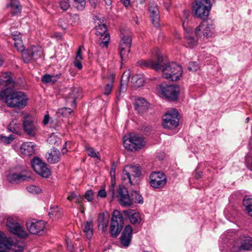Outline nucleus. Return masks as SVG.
Returning <instances> with one entry per match:
<instances>
[{"label": "nucleus", "mask_w": 252, "mask_h": 252, "mask_svg": "<svg viewBox=\"0 0 252 252\" xmlns=\"http://www.w3.org/2000/svg\"><path fill=\"white\" fill-rule=\"evenodd\" d=\"M10 74V72H5L3 74V79H0V84H3L6 87L0 92V99L3 100L9 107L23 109L27 105L28 98L22 92L10 91V89L14 85Z\"/></svg>", "instance_id": "f257e3e1"}, {"label": "nucleus", "mask_w": 252, "mask_h": 252, "mask_svg": "<svg viewBox=\"0 0 252 252\" xmlns=\"http://www.w3.org/2000/svg\"><path fill=\"white\" fill-rule=\"evenodd\" d=\"M11 36L14 41V46L17 50L22 51V58L25 63H28L32 61L35 60L42 55L43 50L39 46H32L27 49L23 50V41L19 32H13L11 33Z\"/></svg>", "instance_id": "f03ea898"}, {"label": "nucleus", "mask_w": 252, "mask_h": 252, "mask_svg": "<svg viewBox=\"0 0 252 252\" xmlns=\"http://www.w3.org/2000/svg\"><path fill=\"white\" fill-rule=\"evenodd\" d=\"M163 72V77L171 81H177L181 77L183 70L182 67L175 63L172 62L161 63V68Z\"/></svg>", "instance_id": "7ed1b4c3"}, {"label": "nucleus", "mask_w": 252, "mask_h": 252, "mask_svg": "<svg viewBox=\"0 0 252 252\" xmlns=\"http://www.w3.org/2000/svg\"><path fill=\"white\" fill-rule=\"evenodd\" d=\"M123 140V145L125 149L131 151L141 150L145 145L143 138L137 134L125 135Z\"/></svg>", "instance_id": "20e7f679"}, {"label": "nucleus", "mask_w": 252, "mask_h": 252, "mask_svg": "<svg viewBox=\"0 0 252 252\" xmlns=\"http://www.w3.org/2000/svg\"><path fill=\"white\" fill-rule=\"evenodd\" d=\"M215 31V25L212 21H203L195 30L198 38L205 40L212 36Z\"/></svg>", "instance_id": "39448f33"}, {"label": "nucleus", "mask_w": 252, "mask_h": 252, "mask_svg": "<svg viewBox=\"0 0 252 252\" xmlns=\"http://www.w3.org/2000/svg\"><path fill=\"white\" fill-rule=\"evenodd\" d=\"M124 224V219L122 214L119 210H114L110 226L111 236L116 237L122 230Z\"/></svg>", "instance_id": "423d86ee"}, {"label": "nucleus", "mask_w": 252, "mask_h": 252, "mask_svg": "<svg viewBox=\"0 0 252 252\" xmlns=\"http://www.w3.org/2000/svg\"><path fill=\"white\" fill-rule=\"evenodd\" d=\"M212 7V3H208L206 0H195L193 3V11L196 17L205 19L209 15Z\"/></svg>", "instance_id": "0eeeda50"}, {"label": "nucleus", "mask_w": 252, "mask_h": 252, "mask_svg": "<svg viewBox=\"0 0 252 252\" xmlns=\"http://www.w3.org/2000/svg\"><path fill=\"white\" fill-rule=\"evenodd\" d=\"M179 123V113L175 109L167 111L163 118L162 126L164 128L174 129Z\"/></svg>", "instance_id": "6e6552de"}, {"label": "nucleus", "mask_w": 252, "mask_h": 252, "mask_svg": "<svg viewBox=\"0 0 252 252\" xmlns=\"http://www.w3.org/2000/svg\"><path fill=\"white\" fill-rule=\"evenodd\" d=\"M159 92L161 95L169 101H175L178 99L180 93V87L177 85L160 86Z\"/></svg>", "instance_id": "1a4fd4ad"}, {"label": "nucleus", "mask_w": 252, "mask_h": 252, "mask_svg": "<svg viewBox=\"0 0 252 252\" xmlns=\"http://www.w3.org/2000/svg\"><path fill=\"white\" fill-rule=\"evenodd\" d=\"M31 162L32 168L37 174L45 178L50 175L51 172L46 163L39 158L34 157Z\"/></svg>", "instance_id": "9d476101"}, {"label": "nucleus", "mask_w": 252, "mask_h": 252, "mask_svg": "<svg viewBox=\"0 0 252 252\" xmlns=\"http://www.w3.org/2000/svg\"><path fill=\"white\" fill-rule=\"evenodd\" d=\"M6 226L11 233L20 238H25L28 236L27 232L17 221L16 220L13 218L8 217L7 219Z\"/></svg>", "instance_id": "9b49d317"}, {"label": "nucleus", "mask_w": 252, "mask_h": 252, "mask_svg": "<svg viewBox=\"0 0 252 252\" xmlns=\"http://www.w3.org/2000/svg\"><path fill=\"white\" fill-rule=\"evenodd\" d=\"M141 168L140 166L137 165H127L125 166L123 171L122 179L123 181H127L132 184V178L138 177L141 175Z\"/></svg>", "instance_id": "f8f14e48"}, {"label": "nucleus", "mask_w": 252, "mask_h": 252, "mask_svg": "<svg viewBox=\"0 0 252 252\" xmlns=\"http://www.w3.org/2000/svg\"><path fill=\"white\" fill-rule=\"evenodd\" d=\"M252 249V239L244 237L236 240L231 248V252H241L242 251H250Z\"/></svg>", "instance_id": "ddd939ff"}, {"label": "nucleus", "mask_w": 252, "mask_h": 252, "mask_svg": "<svg viewBox=\"0 0 252 252\" xmlns=\"http://www.w3.org/2000/svg\"><path fill=\"white\" fill-rule=\"evenodd\" d=\"M45 222L43 220H29L26 222L27 228L32 234L43 235L45 229Z\"/></svg>", "instance_id": "4468645a"}, {"label": "nucleus", "mask_w": 252, "mask_h": 252, "mask_svg": "<svg viewBox=\"0 0 252 252\" xmlns=\"http://www.w3.org/2000/svg\"><path fill=\"white\" fill-rule=\"evenodd\" d=\"M100 23H101L100 22ZM95 34L100 36L101 41L99 42V45L102 47H107L110 40L109 34L107 32V28L105 24H99L95 26Z\"/></svg>", "instance_id": "2eb2a0df"}, {"label": "nucleus", "mask_w": 252, "mask_h": 252, "mask_svg": "<svg viewBox=\"0 0 252 252\" xmlns=\"http://www.w3.org/2000/svg\"><path fill=\"white\" fill-rule=\"evenodd\" d=\"M150 185L154 188L158 189L163 187L166 183V176L160 172H154L150 175Z\"/></svg>", "instance_id": "dca6fc26"}, {"label": "nucleus", "mask_w": 252, "mask_h": 252, "mask_svg": "<svg viewBox=\"0 0 252 252\" xmlns=\"http://www.w3.org/2000/svg\"><path fill=\"white\" fill-rule=\"evenodd\" d=\"M23 126L25 132L31 136L36 134L37 128L33 122V117L30 115H25L23 119Z\"/></svg>", "instance_id": "f3484780"}, {"label": "nucleus", "mask_w": 252, "mask_h": 252, "mask_svg": "<svg viewBox=\"0 0 252 252\" xmlns=\"http://www.w3.org/2000/svg\"><path fill=\"white\" fill-rule=\"evenodd\" d=\"M118 196L122 206L128 207L133 204L131 195L128 194L127 189L124 186H119L118 190Z\"/></svg>", "instance_id": "a211bd4d"}, {"label": "nucleus", "mask_w": 252, "mask_h": 252, "mask_svg": "<svg viewBox=\"0 0 252 252\" xmlns=\"http://www.w3.org/2000/svg\"><path fill=\"white\" fill-rule=\"evenodd\" d=\"M162 62V57L158 55L156 62H154L151 60H140L137 62V64L138 66H141L143 68H153L158 71L161 68V63Z\"/></svg>", "instance_id": "6ab92c4d"}, {"label": "nucleus", "mask_w": 252, "mask_h": 252, "mask_svg": "<svg viewBox=\"0 0 252 252\" xmlns=\"http://www.w3.org/2000/svg\"><path fill=\"white\" fill-rule=\"evenodd\" d=\"M132 233V227L129 225H126L120 238L121 244L123 247H127L129 246L131 241Z\"/></svg>", "instance_id": "aec40b11"}, {"label": "nucleus", "mask_w": 252, "mask_h": 252, "mask_svg": "<svg viewBox=\"0 0 252 252\" xmlns=\"http://www.w3.org/2000/svg\"><path fill=\"white\" fill-rule=\"evenodd\" d=\"M149 12L153 24L156 27L159 26V16L158 5L154 1L151 2L149 6Z\"/></svg>", "instance_id": "412c9836"}, {"label": "nucleus", "mask_w": 252, "mask_h": 252, "mask_svg": "<svg viewBox=\"0 0 252 252\" xmlns=\"http://www.w3.org/2000/svg\"><path fill=\"white\" fill-rule=\"evenodd\" d=\"M82 90L79 88H73L66 96V102L71 106H75L76 99L81 97Z\"/></svg>", "instance_id": "4be33fe9"}, {"label": "nucleus", "mask_w": 252, "mask_h": 252, "mask_svg": "<svg viewBox=\"0 0 252 252\" xmlns=\"http://www.w3.org/2000/svg\"><path fill=\"white\" fill-rule=\"evenodd\" d=\"M129 71H125L122 76L120 87L119 91L116 93V98L118 100L121 99L122 94L126 90V83L129 80Z\"/></svg>", "instance_id": "5701e85b"}, {"label": "nucleus", "mask_w": 252, "mask_h": 252, "mask_svg": "<svg viewBox=\"0 0 252 252\" xmlns=\"http://www.w3.org/2000/svg\"><path fill=\"white\" fill-rule=\"evenodd\" d=\"M45 157L49 163L55 164L60 160V152L57 148H53L46 154Z\"/></svg>", "instance_id": "b1692460"}, {"label": "nucleus", "mask_w": 252, "mask_h": 252, "mask_svg": "<svg viewBox=\"0 0 252 252\" xmlns=\"http://www.w3.org/2000/svg\"><path fill=\"white\" fill-rule=\"evenodd\" d=\"M30 178L21 173L9 174L7 176V181L11 184H18L25 181H29Z\"/></svg>", "instance_id": "393cba45"}, {"label": "nucleus", "mask_w": 252, "mask_h": 252, "mask_svg": "<svg viewBox=\"0 0 252 252\" xmlns=\"http://www.w3.org/2000/svg\"><path fill=\"white\" fill-rule=\"evenodd\" d=\"M134 106L139 113H143L148 109V102L143 98H138L135 100Z\"/></svg>", "instance_id": "a878e982"}, {"label": "nucleus", "mask_w": 252, "mask_h": 252, "mask_svg": "<svg viewBox=\"0 0 252 252\" xmlns=\"http://www.w3.org/2000/svg\"><path fill=\"white\" fill-rule=\"evenodd\" d=\"M123 214L128 218L130 222L132 224H136L140 223L141 221V217L138 213L134 212L133 210H124Z\"/></svg>", "instance_id": "bb28decb"}, {"label": "nucleus", "mask_w": 252, "mask_h": 252, "mask_svg": "<svg viewBox=\"0 0 252 252\" xmlns=\"http://www.w3.org/2000/svg\"><path fill=\"white\" fill-rule=\"evenodd\" d=\"M20 151L25 156H32L34 154V145L32 142H25L21 146Z\"/></svg>", "instance_id": "cd10ccee"}, {"label": "nucleus", "mask_w": 252, "mask_h": 252, "mask_svg": "<svg viewBox=\"0 0 252 252\" xmlns=\"http://www.w3.org/2000/svg\"><path fill=\"white\" fill-rule=\"evenodd\" d=\"M109 219V215L107 214L105 215L104 213H101L98 215L97 218L98 227L103 231H105L107 229Z\"/></svg>", "instance_id": "c85d7f7f"}, {"label": "nucleus", "mask_w": 252, "mask_h": 252, "mask_svg": "<svg viewBox=\"0 0 252 252\" xmlns=\"http://www.w3.org/2000/svg\"><path fill=\"white\" fill-rule=\"evenodd\" d=\"M11 8V13L14 15L20 14L21 12L22 6L17 0H11L10 3L7 5V7Z\"/></svg>", "instance_id": "c756f323"}, {"label": "nucleus", "mask_w": 252, "mask_h": 252, "mask_svg": "<svg viewBox=\"0 0 252 252\" xmlns=\"http://www.w3.org/2000/svg\"><path fill=\"white\" fill-rule=\"evenodd\" d=\"M13 242L5 236L4 234L0 231V248H5L10 249L12 246Z\"/></svg>", "instance_id": "7c9ffc66"}, {"label": "nucleus", "mask_w": 252, "mask_h": 252, "mask_svg": "<svg viewBox=\"0 0 252 252\" xmlns=\"http://www.w3.org/2000/svg\"><path fill=\"white\" fill-rule=\"evenodd\" d=\"M131 83L135 87H140L144 85V79L141 74H135L131 78Z\"/></svg>", "instance_id": "2f4dec72"}, {"label": "nucleus", "mask_w": 252, "mask_h": 252, "mask_svg": "<svg viewBox=\"0 0 252 252\" xmlns=\"http://www.w3.org/2000/svg\"><path fill=\"white\" fill-rule=\"evenodd\" d=\"M83 232L88 239L92 238L93 235V221L90 220L86 222Z\"/></svg>", "instance_id": "473e14b6"}, {"label": "nucleus", "mask_w": 252, "mask_h": 252, "mask_svg": "<svg viewBox=\"0 0 252 252\" xmlns=\"http://www.w3.org/2000/svg\"><path fill=\"white\" fill-rule=\"evenodd\" d=\"M82 59L83 58L81 55V47H80L77 51L75 59L74 61V66L79 69H81L82 68V65L81 62Z\"/></svg>", "instance_id": "72a5a7b5"}, {"label": "nucleus", "mask_w": 252, "mask_h": 252, "mask_svg": "<svg viewBox=\"0 0 252 252\" xmlns=\"http://www.w3.org/2000/svg\"><path fill=\"white\" fill-rule=\"evenodd\" d=\"M190 16V11L189 10H184L183 13L182 17V25L185 31L189 32L190 30H189L187 27L188 18Z\"/></svg>", "instance_id": "f704fd0d"}, {"label": "nucleus", "mask_w": 252, "mask_h": 252, "mask_svg": "<svg viewBox=\"0 0 252 252\" xmlns=\"http://www.w3.org/2000/svg\"><path fill=\"white\" fill-rule=\"evenodd\" d=\"M243 205L248 214L252 217V198L246 196L243 199Z\"/></svg>", "instance_id": "c9c22d12"}, {"label": "nucleus", "mask_w": 252, "mask_h": 252, "mask_svg": "<svg viewBox=\"0 0 252 252\" xmlns=\"http://www.w3.org/2000/svg\"><path fill=\"white\" fill-rule=\"evenodd\" d=\"M131 38L129 35H124L120 42V47H127V49L130 48L131 46Z\"/></svg>", "instance_id": "e433bc0d"}, {"label": "nucleus", "mask_w": 252, "mask_h": 252, "mask_svg": "<svg viewBox=\"0 0 252 252\" xmlns=\"http://www.w3.org/2000/svg\"><path fill=\"white\" fill-rule=\"evenodd\" d=\"M131 198L132 202L135 203H142L143 202V197L136 190H133L131 192Z\"/></svg>", "instance_id": "4c0bfd02"}, {"label": "nucleus", "mask_w": 252, "mask_h": 252, "mask_svg": "<svg viewBox=\"0 0 252 252\" xmlns=\"http://www.w3.org/2000/svg\"><path fill=\"white\" fill-rule=\"evenodd\" d=\"M21 125L20 123L16 121L11 122L8 126V128L9 131L15 133H18L20 130Z\"/></svg>", "instance_id": "58836bf2"}, {"label": "nucleus", "mask_w": 252, "mask_h": 252, "mask_svg": "<svg viewBox=\"0 0 252 252\" xmlns=\"http://www.w3.org/2000/svg\"><path fill=\"white\" fill-rule=\"evenodd\" d=\"M130 51V48H125L119 46L120 55L122 61H126L127 59L128 55Z\"/></svg>", "instance_id": "ea45409f"}, {"label": "nucleus", "mask_w": 252, "mask_h": 252, "mask_svg": "<svg viewBox=\"0 0 252 252\" xmlns=\"http://www.w3.org/2000/svg\"><path fill=\"white\" fill-rule=\"evenodd\" d=\"M48 142L50 144L59 146L61 140L60 138L55 133H52L47 139Z\"/></svg>", "instance_id": "a19ab883"}, {"label": "nucleus", "mask_w": 252, "mask_h": 252, "mask_svg": "<svg viewBox=\"0 0 252 252\" xmlns=\"http://www.w3.org/2000/svg\"><path fill=\"white\" fill-rule=\"evenodd\" d=\"M85 150L87 151L88 156L93 158H96L99 160H100V156H99V152H95L94 148L89 146L86 145Z\"/></svg>", "instance_id": "79ce46f5"}, {"label": "nucleus", "mask_w": 252, "mask_h": 252, "mask_svg": "<svg viewBox=\"0 0 252 252\" xmlns=\"http://www.w3.org/2000/svg\"><path fill=\"white\" fill-rule=\"evenodd\" d=\"M14 139V137L13 135H10L8 136H5L2 135H0V141L5 144L10 143Z\"/></svg>", "instance_id": "37998d69"}, {"label": "nucleus", "mask_w": 252, "mask_h": 252, "mask_svg": "<svg viewBox=\"0 0 252 252\" xmlns=\"http://www.w3.org/2000/svg\"><path fill=\"white\" fill-rule=\"evenodd\" d=\"M83 196L88 201L92 202L94 199V193L92 189L88 190Z\"/></svg>", "instance_id": "c03bdc74"}, {"label": "nucleus", "mask_w": 252, "mask_h": 252, "mask_svg": "<svg viewBox=\"0 0 252 252\" xmlns=\"http://www.w3.org/2000/svg\"><path fill=\"white\" fill-rule=\"evenodd\" d=\"M76 4V7L79 10H83L86 5L85 0H73Z\"/></svg>", "instance_id": "a18cd8bd"}, {"label": "nucleus", "mask_w": 252, "mask_h": 252, "mask_svg": "<svg viewBox=\"0 0 252 252\" xmlns=\"http://www.w3.org/2000/svg\"><path fill=\"white\" fill-rule=\"evenodd\" d=\"M59 25L63 30L66 29L68 26V21L67 18L63 17L60 19L59 21Z\"/></svg>", "instance_id": "49530a36"}, {"label": "nucleus", "mask_w": 252, "mask_h": 252, "mask_svg": "<svg viewBox=\"0 0 252 252\" xmlns=\"http://www.w3.org/2000/svg\"><path fill=\"white\" fill-rule=\"evenodd\" d=\"M27 189L28 190V191L32 193H37L40 192V189H39V188L33 185H31L27 187Z\"/></svg>", "instance_id": "de8ad7c7"}, {"label": "nucleus", "mask_w": 252, "mask_h": 252, "mask_svg": "<svg viewBox=\"0 0 252 252\" xmlns=\"http://www.w3.org/2000/svg\"><path fill=\"white\" fill-rule=\"evenodd\" d=\"M187 41L188 44L190 47L194 46L197 42V40L194 38H193L189 35L186 36Z\"/></svg>", "instance_id": "09e8293b"}, {"label": "nucleus", "mask_w": 252, "mask_h": 252, "mask_svg": "<svg viewBox=\"0 0 252 252\" xmlns=\"http://www.w3.org/2000/svg\"><path fill=\"white\" fill-rule=\"evenodd\" d=\"M112 86L113 84L112 82L107 84L105 85L104 87V90L103 93L104 94L108 95L110 94L112 89Z\"/></svg>", "instance_id": "8fccbe9b"}, {"label": "nucleus", "mask_w": 252, "mask_h": 252, "mask_svg": "<svg viewBox=\"0 0 252 252\" xmlns=\"http://www.w3.org/2000/svg\"><path fill=\"white\" fill-rule=\"evenodd\" d=\"M140 130L145 134L149 135L152 130V127L149 126H143L141 127Z\"/></svg>", "instance_id": "3c124183"}, {"label": "nucleus", "mask_w": 252, "mask_h": 252, "mask_svg": "<svg viewBox=\"0 0 252 252\" xmlns=\"http://www.w3.org/2000/svg\"><path fill=\"white\" fill-rule=\"evenodd\" d=\"M115 182L112 180L111 186L109 188L108 190V194L111 196L112 200H113L115 196Z\"/></svg>", "instance_id": "603ef678"}, {"label": "nucleus", "mask_w": 252, "mask_h": 252, "mask_svg": "<svg viewBox=\"0 0 252 252\" xmlns=\"http://www.w3.org/2000/svg\"><path fill=\"white\" fill-rule=\"evenodd\" d=\"M76 201L75 203L77 204L78 205H79L80 207H81L82 208H84L83 207V201L84 200V196L80 195H77V197H76Z\"/></svg>", "instance_id": "864d4df0"}, {"label": "nucleus", "mask_w": 252, "mask_h": 252, "mask_svg": "<svg viewBox=\"0 0 252 252\" xmlns=\"http://www.w3.org/2000/svg\"><path fill=\"white\" fill-rule=\"evenodd\" d=\"M198 68V63L196 62H190L189 63L188 69L190 71H195Z\"/></svg>", "instance_id": "5fc2aeb1"}, {"label": "nucleus", "mask_w": 252, "mask_h": 252, "mask_svg": "<svg viewBox=\"0 0 252 252\" xmlns=\"http://www.w3.org/2000/svg\"><path fill=\"white\" fill-rule=\"evenodd\" d=\"M72 112V110L70 108L64 107L59 110L60 113H62L66 116L70 115Z\"/></svg>", "instance_id": "6e6d98bb"}, {"label": "nucleus", "mask_w": 252, "mask_h": 252, "mask_svg": "<svg viewBox=\"0 0 252 252\" xmlns=\"http://www.w3.org/2000/svg\"><path fill=\"white\" fill-rule=\"evenodd\" d=\"M60 6L63 10H66L69 7V4L66 1L63 0L60 2Z\"/></svg>", "instance_id": "4d7b16f0"}, {"label": "nucleus", "mask_w": 252, "mask_h": 252, "mask_svg": "<svg viewBox=\"0 0 252 252\" xmlns=\"http://www.w3.org/2000/svg\"><path fill=\"white\" fill-rule=\"evenodd\" d=\"M41 81L43 83H46V84L51 83V75H50V74L44 75L41 78Z\"/></svg>", "instance_id": "13d9d810"}, {"label": "nucleus", "mask_w": 252, "mask_h": 252, "mask_svg": "<svg viewBox=\"0 0 252 252\" xmlns=\"http://www.w3.org/2000/svg\"><path fill=\"white\" fill-rule=\"evenodd\" d=\"M145 2V0H134L132 1L131 4L133 6L139 7V5L143 4Z\"/></svg>", "instance_id": "bf43d9fd"}, {"label": "nucleus", "mask_w": 252, "mask_h": 252, "mask_svg": "<svg viewBox=\"0 0 252 252\" xmlns=\"http://www.w3.org/2000/svg\"><path fill=\"white\" fill-rule=\"evenodd\" d=\"M107 196V193L105 189H101L97 193V197L105 198Z\"/></svg>", "instance_id": "052dcab7"}, {"label": "nucleus", "mask_w": 252, "mask_h": 252, "mask_svg": "<svg viewBox=\"0 0 252 252\" xmlns=\"http://www.w3.org/2000/svg\"><path fill=\"white\" fill-rule=\"evenodd\" d=\"M77 194H75L74 192H71L69 193V195L67 197V200L69 201H71L73 199H75L77 197Z\"/></svg>", "instance_id": "680f3d73"}, {"label": "nucleus", "mask_w": 252, "mask_h": 252, "mask_svg": "<svg viewBox=\"0 0 252 252\" xmlns=\"http://www.w3.org/2000/svg\"><path fill=\"white\" fill-rule=\"evenodd\" d=\"M60 74H57L56 75H51V83H54L57 79L60 77Z\"/></svg>", "instance_id": "e2e57ef3"}, {"label": "nucleus", "mask_w": 252, "mask_h": 252, "mask_svg": "<svg viewBox=\"0 0 252 252\" xmlns=\"http://www.w3.org/2000/svg\"><path fill=\"white\" fill-rule=\"evenodd\" d=\"M91 6L95 8L97 4L99 2V0H89Z\"/></svg>", "instance_id": "0e129e2a"}, {"label": "nucleus", "mask_w": 252, "mask_h": 252, "mask_svg": "<svg viewBox=\"0 0 252 252\" xmlns=\"http://www.w3.org/2000/svg\"><path fill=\"white\" fill-rule=\"evenodd\" d=\"M49 115L48 114L45 115V116L44 117L43 120V124L44 125H47L49 122Z\"/></svg>", "instance_id": "69168bd1"}, {"label": "nucleus", "mask_w": 252, "mask_h": 252, "mask_svg": "<svg viewBox=\"0 0 252 252\" xmlns=\"http://www.w3.org/2000/svg\"><path fill=\"white\" fill-rule=\"evenodd\" d=\"M70 143V142H68V141L65 142L64 143V145L63 146V148L62 149V153H63V154H65V153L67 152V150H66V146H67V145L68 143Z\"/></svg>", "instance_id": "338daca9"}, {"label": "nucleus", "mask_w": 252, "mask_h": 252, "mask_svg": "<svg viewBox=\"0 0 252 252\" xmlns=\"http://www.w3.org/2000/svg\"><path fill=\"white\" fill-rule=\"evenodd\" d=\"M123 3L126 7H127L130 4V1L129 0H124Z\"/></svg>", "instance_id": "774afa93"}]
</instances>
